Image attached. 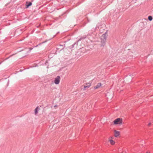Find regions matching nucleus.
Segmentation results:
<instances>
[{
    "label": "nucleus",
    "mask_w": 153,
    "mask_h": 153,
    "mask_svg": "<svg viewBox=\"0 0 153 153\" xmlns=\"http://www.w3.org/2000/svg\"><path fill=\"white\" fill-rule=\"evenodd\" d=\"M106 32H105L104 34H103L102 35V36H101V39L106 40Z\"/></svg>",
    "instance_id": "obj_7"
},
{
    "label": "nucleus",
    "mask_w": 153,
    "mask_h": 153,
    "mask_svg": "<svg viewBox=\"0 0 153 153\" xmlns=\"http://www.w3.org/2000/svg\"><path fill=\"white\" fill-rule=\"evenodd\" d=\"M39 110V108L38 107H37L35 109L34 111V113L35 114H36L38 112V111Z\"/></svg>",
    "instance_id": "obj_12"
},
{
    "label": "nucleus",
    "mask_w": 153,
    "mask_h": 153,
    "mask_svg": "<svg viewBox=\"0 0 153 153\" xmlns=\"http://www.w3.org/2000/svg\"><path fill=\"white\" fill-rule=\"evenodd\" d=\"M20 71H21V70H20Z\"/></svg>",
    "instance_id": "obj_28"
},
{
    "label": "nucleus",
    "mask_w": 153,
    "mask_h": 153,
    "mask_svg": "<svg viewBox=\"0 0 153 153\" xmlns=\"http://www.w3.org/2000/svg\"><path fill=\"white\" fill-rule=\"evenodd\" d=\"M87 20H88V22H89V20H88V19L87 17Z\"/></svg>",
    "instance_id": "obj_22"
},
{
    "label": "nucleus",
    "mask_w": 153,
    "mask_h": 153,
    "mask_svg": "<svg viewBox=\"0 0 153 153\" xmlns=\"http://www.w3.org/2000/svg\"><path fill=\"white\" fill-rule=\"evenodd\" d=\"M78 43V42H75L73 45H72V47L73 48L74 47H76L77 46Z\"/></svg>",
    "instance_id": "obj_11"
},
{
    "label": "nucleus",
    "mask_w": 153,
    "mask_h": 153,
    "mask_svg": "<svg viewBox=\"0 0 153 153\" xmlns=\"http://www.w3.org/2000/svg\"><path fill=\"white\" fill-rule=\"evenodd\" d=\"M86 88V86L84 85V89L85 90Z\"/></svg>",
    "instance_id": "obj_20"
},
{
    "label": "nucleus",
    "mask_w": 153,
    "mask_h": 153,
    "mask_svg": "<svg viewBox=\"0 0 153 153\" xmlns=\"http://www.w3.org/2000/svg\"><path fill=\"white\" fill-rule=\"evenodd\" d=\"M13 54L12 55H10V56L9 57H7V58H6L4 60H7V59H8L9 58H10V57H11L12 56H13Z\"/></svg>",
    "instance_id": "obj_17"
},
{
    "label": "nucleus",
    "mask_w": 153,
    "mask_h": 153,
    "mask_svg": "<svg viewBox=\"0 0 153 153\" xmlns=\"http://www.w3.org/2000/svg\"><path fill=\"white\" fill-rule=\"evenodd\" d=\"M2 62H0V65L1 64Z\"/></svg>",
    "instance_id": "obj_24"
},
{
    "label": "nucleus",
    "mask_w": 153,
    "mask_h": 153,
    "mask_svg": "<svg viewBox=\"0 0 153 153\" xmlns=\"http://www.w3.org/2000/svg\"><path fill=\"white\" fill-rule=\"evenodd\" d=\"M101 85V83H98L97 85L94 87V88L95 89H98L100 87Z\"/></svg>",
    "instance_id": "obj_9"
},
{
    "label": "nucleus",
    "mask_w": 153,
    "mask_h": 153,
    "mask_svg": "<svg viewBox=\"0 0 153 153\" xmlns=\"http://www.w3.org/2000/svg\"><path fill=\"white\" fill-rule=\"evenodd\" d=\"M59 33V32H58L56 34H58V33Z\"/></svg>",
    "instance_id": "obj_23"
},
{
    "label": "nucleus",
    "mask_w": 153,
    "mask_h": 153,
    "mask_svg": "<svg viewBox=\"0 0 153 153\" xmlns=\"http://www.w3.org/2000/svg\"><path fill=\"white\" fill-rule=\"evenodd\" d=\"M106 40H101V46H104L105 45V42Z\"/></svg>",
    "instance_id": "obj_10"
},
{
    "label": "nucleus",
    "mask_w": 153,
    "mask_h": 153,
    "mask_svg": "<svg viewBox=\"0 0 153 153\" xmlns=\"http://www.w3.org/2000/svg\"><path fill=\"white\" fill-rule=\"evenodd\" d=\"M146 153H149V152H147Z\"/></svg>",
    "instance_id": "obj_26"
},
{
    "label": "nucleus",
    "mask_w": 153,
    "mask_h": 153,
    "mask_svg": "<svg viewBox=\"0 0 153 153\" xmlns=\"http://www.w3.org/2000/svg\"><path fill=\"white\" fill-rule=\"evenodd\" d=\"M111 144L112 145H114L115 144V142L112 140H109Z\"/></svg>",
    "instance_id": "obj_14"
},
{
    "label": "nucleus",
    "mask_w": 153,
    "mask_h": 153,
    "mask_svg": "<svg viewBox=\"0 0 153 153\" xmlns=\"http://www.w3.org/2000/svg\"><path fill=\"white\" fill-rule=\"evenodd\" d=\"M68 48H69L70 49H72L73 48L72 47V45H71L69 47H68Z\"/></svg>",
    "instance_id": "obj_16"
},
{
    "label": "nucleus",
    "mask_w": 153,
    "mask_h": 153,
    "mask_svg": "<svg viewBox=\"0 0 153 153\" xmlns=\"http://www.w3.org/2000/svg\"><path fill=\"white\" fill-rule=\"evenodd\" d=\"M46 42V41H45V42H42V43H39V44H38V45H36V46L35 47H36L38 46V45H41L42 44H43V43H45V42Z\"/></svg>",
    "instance_id": "obj_18"
},
{
    "label": "nucleus",
    "mask_w": 153,
    "mask_h": 153,
    "mask_svg": "<svg viewBox=\"0 0 153 153\" xmlns=\"http://www.w3.org/2000/svg\"><path fill=\"white\" fill-rule=\"evenodd\" d=\"M114 136L115 137H117L120 135V132L119 131H117L116 130H114Z\"/></svg>",
    "instance_id": "obj_8"
},
{
    "label": "nucleus",
    "mask_w": 153,
    "mask_h": 153,
    "mask_svg": "<svg viewBox=\"0 0 153 153\" xmlns=\"http://www.w3.org/2000/svg\"><path fill=\"white\" fill-rule=\"evenodd\" d=\"M106 97L108 100H110L113 97V93H112L108 92L106 94Z\"/></svg>",
    "instance_id": "obj_3"
},
{
    "label": "nucleus",
    "mask_w": 153,
    "mask_h": 153,
    "mask_svg": "<svg viewBox=\"0 0 153 153\" xmlns=\"http://www.w3.org/2000/svg\"><path fill=\"white\" fill-rule=\"evenodd\" d=\"M121 153H126L125 152L124 153L123 152Z\"/></svg>",
    "instance_id": "obj_25"
},
{
    "label": "nucleus",
    "mask_w": 153,
    "mask_h": 153,
    "mask_svg": "<svg viewBox=\"0 0 153 153\" xmlns=\"http://www.w3.org/2000/svg\"><path fill=\"white\" fill-rule=\"evenodd\" d=\"M94 34L93 33H91V34L88 33L87 35V38L89 39L90 41L92 42L94 41Z\"/></svg>",
    "instance_id": "obj_2"
},
{
    "label": "nucleus",
    "mask_w": 153,
    "mask_h": 153,
    "mask_svg": "<svg viewBox=\"0 0 153 153\" xmlns=\"http://www.w3.org/2000/svg\"><path fill=\"white\" fill-rule=\"evenodd\" d=\"M91 82H90L89 83H87V88H88L91 86Z\"/></svg>",
    "instance_id": "obj_13"
},
{
    "label": "nucleus",
    "mask_w": 153,
    "mask_h": 153,
    "mask_svg": "<svg viewBox=\"0 0 153 153\" xmlns=\"http://www.w3.org/2000/svg\"><path fill=\"white\" fill-rule=\"evenodd\" d=\"M60 77L59 76H57L56 78H55L54 82L56 84H58L60 82Z\"/></svg>",
    "instance_id": "obj_5"
},
{
    "label": "nucleus",
    "mask_w": 153,
    "mask_h": 153,
    "mask_svg": "<svg viewBox=\"0 0 153 153\" xmlns=\"http://www.w3.org/2000/svg\"><path fill=\"white\" fill-rule=\"evenodd\" d=\"M54 107H56V105H55L54 106Z\"/></svg>",
    "instance_id": "obj_27"
},
{
    "label": "nucleus",
    "mask_w": 153,
    "mask_h": 153,
    "mask_svg": "<svg viewBox=\"0 0 153 153\" xmlns=\"http://www.w3.org/2000/svg\"><path fill=\"white\" fill-rule=\"evenodd\" d=\"M122 118H117L114 121L113 123L114 125L118 124H121L122 123Z\"/></svg>",
    "instance_id": "obj_1"
},
{
    "label": "nucleus",
    "mask_w": 153,
    "mask_h": 153,
    "mask_svg": "<svg viewBox=\"0 0 153 153\" xmlns=\"http://www.w3.org/2000/svg\"><path fill=\"white\" fill-rule=\"evenodd\" d=\"M32 5V3L31 2L27 1L26 2L25 6L26 8L29 7Z\"/></svg>",
    "instance_id": "obj_6"
},
{
    "label": "nucleus",
    "mask_w": 153,
    "mask_h": 153,
    "mask_svg": "<svg viewBox=\"0 0 153 153\" xmlns=\"http://www.w3.org/2000/svg\"><path fill=\"white\" fill-rule=\"evenodd\" d=\"M33 49V48H29V51H31Z\"/></svg>",
    "instance_id": "obj_19"
},
{
    "label": "nucleus",
    "mask_w": 153,
    "mask_h": 153,
    "mask_svg": "<svg viewBox=\"0 0 153 153\" xmlns=\"http://www.w3.org/2000/svg\"><path fill=\"white\" fill-rule=\"evenodd\" d=\"M151 123H149V124H148V126H149L151 125Z\"/></svg>",
    "instance_id": "obj_21"
},
{
    "label": "nucleus",
    "mask_w": 153,
    "mask_h": 153,
    "mask_svg": "<svg viewBox=\"0 0 153 153\" xmlns=\"http://www.w3.org/2000/svg\"><path fill=\"white\" fill-rule=\"evenodd\" d=\"M148 19L149 21H151L153 19L152 16H149L148 17Z\"/></svg>",
    "instance_id": "obj_15"
},
{
    "label": "nucleus",
    "mask_w": 153,
    "mask_h": 153,
    "mask_svg": "<svg viewBox=\"0 0 153 153\" xmlns=\"http://www.w3.org/2000/svg\"><path fill=\"white\" fill-rule=\"evenodd\" d=\"M65 46V44L63 45L59 44L57 46L56 48L57 50H58L60 49V51H61L64 48Z\"/></svg>",
    "instance_id": "obj_4"
}]
</instances>
